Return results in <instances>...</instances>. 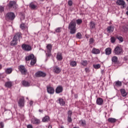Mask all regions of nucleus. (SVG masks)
Returning a JSON list of instances; mask_svg holds the SVG:
<instances>
[{"instance_id":"1","label":"nucleus","mask_w":128,"mask_h":128,"mask_svg":"<svg viewBox=\"0 0 128 128\" xmlns=\"http://www.w3.org/2000/svg\"><path fill=\"white\" fill-rule=\"evenodd\" d=\"M68 30H70L71 34H74L76 32V24L74 20L70 22L68 25Z\"/></svg>"},{"instance_id":"2","label":"nucleus","mask_w":128,"mask_h":128,"mask_svg":"<svg viewBox=\"0 0 128 128\" xmlns=\"http://www.w3.org/2000/svg\"><path fill=\"white\" fill-rule=\"evenodd\" d=\"M114 52L116 56H122L124 54V49L120 45H118L114 48Z\"/></svg>"},{"instance_id":"3","label":"nucleus","mask_w":128,"mask_h":128,"mask_svg":"<svg viewBox=\"0 0 128 128\" xmlns=\"http://www.w3.org/2000/svg\"><path fill=\"white\" fill-rule=\"evenodd\" d=\"M5 18L7 20H14L16 18V14L12 12H9L6 14Z\"/></svg>"},{"instance_id":"4","label":"nucleus","mask_w":128,"mask_h":128,"mask_svg":"<svg viewBox=\"0 0 128 128\" xmlns=\"http://www.w3.org/2000/svg\"><path fill=\"white\" fill-rule=\"evenodd\" d=\"M8 6L9 8L16 10L18 8V4H16V1H10L9 4H8Z\"/></svg>"},{"instance_id":"5","label":"nucleus","mask_w":128,"mask_h":128,"mask_svg":"<svg viewBox=\"0 0 128 128\" xmlns=\"http://www.w3.org/2000/svg\"><path fill=\"white\" fill-rule=\"evenodd\" d=\"M22 48L23 50L26 52H30L32 50V48L30 45L28 44H22Z\"/></svg>"},{"instance_id":"6","label":"nucleus","mask_w":128,"mask_h":128,"mask_svg":"<svg viewBox=\"0 0 128 128\" xmlns=\"http://www.w3.org/2000/svg\"><path fill=\"white\" fill-rule=\"evenodd\" d=\"M46 74L42 71H38L34 74L35 78H46Z\"/></svg>"},{"instance_id":"7","label":"nucleus","mask_w":128,"mask_h":128,"mask_svg":"<svg viewBox=\"0 0 128 128\" xmlns=\"http://www.w3.org/2000/svg\"><path fill=\"white\" fill-rule=\"evenodd\" d=\"M18 70L22 74H26V72H28V70L26 69V67H24V66L20 65V66H18Z\"/></svg>"},{"instance_id":"8","label":"nucleus","mask_w":128,"mask_h":128,"mask_svg":"<svg viewBox=\"0 0 128 128\" xmlns=\"http://www.w3.org/2000/svg\"><path fill=\"white\" fill-rule=\"evenodd\" d=\"M14 38L20 42V38H22V34L20 32H18L15 34Z\"/></svg>"},{"instance_id":"9","label":"nucleus","mask_w":128,"mask_h":128,"mask_svg":"<svg viewBox=\"0 0 128 128\" xmlns=\"http://www.w3.org/2000/svg\"><path fill=\"white\" fill-rule=\"evenodd\" d=\"M18 104L20 108H24V98L22 97L20 98Z\"/></svg>"},{"instance_id":"10","label":"nucleus","mask_w":128,"mask_h":128,"mask_svg":"<svg viewBox=\"0 0 128 128\" xmlns=\"http://www.w3.org/2000/svg\"><path fill=\"white\" fill-rule=\"evenodd\" d=\"M46 88L47 92L48 94H54V88L50 86H48Z\"/></svg>"},{"instance_id":"11","label":"nucleus","mask_w":128,"mask_h":128,"mask_svg":"<svg viewBox=\"0 0 128 128\" xmlns=\"http://www.w3.org/2000/svg\"><path fill=\"white\" fill-rule=\"evenodd\" d=\"M117 6H122V8H124L126 2L124 0H118L116 2Z\"/></svg>"},{"instance_id":"12","label":"nucleus","mask_w":128,"mask_h":128,"mask_svg":"<svg viewBox=\"0 0 128 128\" xmlns=\"http://www.w3.org/2000/svg\"><path fill=\"white\" fill-rule=\"evenodd\" d=\"M53 72L54 74H58L62 72V69L58 67V66H54L53 67Z\"/></svg>"},{"instance_id":"13","label":"nucleus","mask_w":128,"mask_h":128,"mask_svg":"<svg viewBox=\"0 0 128 128\" xmlns=\"http://www.w3.org/2000/svg\"><path fill=\"white\" fill-rule=\"evenodd\" d=\"M62 90H64V88L62 86H58L56 89V94H60L62 92Z\"/></svg>"},{"instance_id":"14","label":"nucleus","mask_w":128,"mask_h":128,"mask_svg":"<svg viewBox=\"0 0 128 128\" xmlns=\"http://www.w3.org/2000/svg\"><path fill=\"white\" fill-rule=\"evenodd\" d=\"M34 55L32 54H29L28 56H26L25 58L26 62H28L30 60H32L33 58H34Z\"/></svg>"},{"instance_id":"15","label":"nucleus","mask_w":128,"mask_h":128,"mask_svg":"<svg viewBox=\"0 0 128 128\" xmlns=\"http://www.w3.org/2000/svg\"><path fill=\"white\" fill-rule=\"evenodd\" d=\"M31 122L33 124H40V120L36 118H34L32 119Z\"/></svg>"},{"instance_id":"16","label":"nucleus","mask_w":128,"mask_h":128,"mask_svg":"<svg viewBox=\"0 0 128 128\" xmlns=\"http://www.w3.org/2000/svg\"><path fill=\"white\" fill-rule=\"evenodd\" d=\"M46 48H47L48 54H50V52H52V45L51 44H48Z\"/></svg>"},{"instance_id":"17","label":"nucleus","mask_w":128,"mask_h":128,"mask_svg":"<svg viewBox=\"0 0 128 128\" xmlns=\"http://www.w3.org/2000/svg\"><path fill=\"white\" fill-rule=\"evenodd\" d=\"M92 53L94 54H100V49L94 48L92 50Z\"/></svg>"},{"instance_id":"18","label":"nucleus","mask_w":128,"mask_h":128,"mask_svg":"<svg viewBox=\"0 0 128 128\" xmlns=\"http://www.w3.org/2000/svg\"><path fill=\"white\" fill-rule=\"evenodd\" d=\"M120 92L121 96H123V98H126V96H128V93L126 92V90H124V88L120 89Z\"/></svg>"},{"instance_id":"19","label":"nucleus","mask_w":128,"mask_h":128,"mask_svg":"<svg viewBox=\"0 0 128 128\" xmlns=\"http://www.w3.org/2000/svg\"><path fill=\"white\" fill-rule=\"evenodd\" d=\"M4 86L6 88H10L12 86V82L11 81H8L5 82Z\"/></svg>"},{"instance_id":"20","label":"nucleus","mask_w":128,"mask_h":128,"mask_svg":"<svg viewBox=\"0 0 128 128\" xmlns=\"http://www.w3.org/2000/svg\"><path fill=\"white\" fill-rule=\"evenodd\" d=\"M112 49L110 48H108L105 50V54L106 56H110L112 54Z\"/></svg>"},{"instance_id":"21","label":"nucleus","mask_w":128,"mask_h":128,"mask_svg":"<svg viewBox=\"0 0 128 128\" xmlns=\"http://www.w3.org/2000/svg\"><path fill=\"white\" fill-rule=\"evenodd\" d=\"M96 104L98 106H102L104 104V100L101 98H98L96 100Z\"/></svg>"},{"instance_id":"22","label":"nucleus","mask_w":128,"mask_h":128,"mask_svg":"<svg viewBox=\"0 0 128 128\" xmlns=\"http://www.w3.org/2000/svg\"><path fill=\"white\" fill-rule=\"evenodd\" d=\"M22 84L24 86H30V83L26 80H23L22 82Z\"/></svg>"},{"instance_id":"23","label":"nucleus","mask_w":128,"mask_h":128,"mask_svg":"<svg viewBox=\"0 0 128 128\" xmlns=\"http://www.w3.org/2000/svg\"><path fill=\"white\" fill-rule=\"evenodd\" d=\"M108 122L110 124H114V122H118V120L114 118H108Z\"/></svg>"},{"instance_id":"24","label":"nucleus","mask_w":128,"mask_h":128,"mask_svg":"<svg viewBox=\"0 0 128 128\" xmlns=\"http://www.w3.org/2000/svg\"><path fill=\"white\" fill-rule=\"evenodd\" d=\"M108 32H112L114 30V27L113 26H109L106 28Z\"/></svg>"},{"instance_id":"25","label":"nucleus","mask_w":128,"mask_h":128,"mask_svg":"<svg viewBox=\"0 0 128 128\" xmlns=\"http://www.w3.org/2000/svg\"><path fill=\"white\" fill-rule=\"evenodd\" d=\"M118 60V56H113L112 58V62H114V64H117Z\"/></svg>"},{"instance_id":"26","label":"nucleus","mask_w":128,"mask_h":128,"mask_svg":"<svg viewBox=\"0 0 128 128\" xmlns=\"http://www.w3.org/2000/svg\"><path fill=\"white\" fill-rule=\"evenodd\" d=\"M18 44V40L13 38L12 40L10 42V46H16Z\"/></svg>"},{"instance_id":"27","label":"nucleus","mask_w":128,"mask_h":128,"mask_svg":"<svg viewBox=\"0 0 128 128\" xmlns=\"http://www.w3.org/2000/svg\"><path fill=\"white\" fill-rule=\"evenodd\" d=\"M5 72L6 74H10L12 72V68H7L5 70Z\"/></svg>"},{"instance_id":"28","label":"nucleus","mask_w":128,"mask_h":128,"mask_svg":"<svg viewBox=\"0 0 128 128\" xmlns=\"http://www.w3.org/2000/svg\"><path fill=\"white\" fill-rule=\"evenodd\" d=\"M58 102L62 106L66 105V101L64 100V99H62V98H59Z\"/></svg>"},{"instance_id":"29","label":"nucleus","mask_w":128,"mask_h":128,"mask_svg":"<svg viewBox=\"0 0 128 128\" xmlns=\"http://www.w3.org/2000/svg\"><path fill=\"white\" fill-rule=\"evenodd\" d=\"M56 59L58 60H62V53H58L56 55Z\"/></svg>"},{"instance_id":"30","label":"nucleus","mask_w":128,"mask_h":128,"mask_svg":"<svg viewBox=\"0 0 128 128\" xmlns=\"http://www.w3.org/2000/svg\"><path fill=\"white\" fill-rule=\"evenodd\" d=\"M70 64L72 68H74L76 66L77 63L76 61L72 60L70 61Z\"/></svg>"},{"instance_id":"31","label":"nucleus","mask_w":128,"mask_h":128,"mask_svg":"<svg viewBox=\"0 0 128 128\" xmlns=\"http://www.w3.org/2000/svg\"><path fill=\"white\" fill-rule=\"evenodd\" d=\"M90 30H94L96 28V23L92 21L90 22Z\"/></svg>"},{"instance_id":"32","label":"nucleus","mask_w":128,"mask_h":128,"mask_svg":"<svg viewBox=\"0 0 128 128\" xmlns=\"http://www.w3.org/2000/svg\"><path fill=\"white\" fill-rule=\"evenodd\" d=\"M80 64L84 66H87L88 63L86 60H82Z\"/></svg>"},{"instance_id":"33","label":"nucleus","mask_w":128,"mask_h":128,"mask_svg":"<svg viewBox=\"0 0 128 128\" xmlns=\"http://www.w3.org/2000/svg\"><path fill=\"white\" fill-rule=\"evenodd\" d=\"M36 64V58L34 57L31 60L30 62V65L31 66H34V64Z\"/></svg>"},{"instance_id":"34","label":"nucleus","mask_w":128,"mask_h":128,"mask_svg":"<svg viewBox=\"0 0 128 128\" xmlns=\"http://www.w3.org/2000/svg\"><path fill=\"white\" fill-rule=\"evenodd\" d=\"M42 120L43 122H48V120H50V117L48 116H45L42 118Z\"/></svg>"},{"instance_id":"35","label":"nucleus","mask_w":128,"mask_h":128,"mask_svg":"<svg viewBox=\"0 0 128 128\" xmlns=\"http://www.w3.org/2000/svg\"><path fill=\"white\" fill-rule=\"evenodd\" d=\"M30 8H32V10H36V6L34 5V3H31L30 4Z\"/></svg>"},{"instance_id":"36","label":"nucleus","mask_w":128,"mask_h":128,"mask_svg":"<svg viewBox=\"0 0 128 128\" xmlns=\"http://www.w3.org/2000/svg\"><path fill=\"white\" fill-rule=\"evenodd\" d=\"M76 37L77 38L80 40V38H82V34L80 32H78L76 34Z\"/></svg>"},{"instance_id":"37","label":"nucleus","mask_w":128,"mask_h":128,"mask_svg":"<svg viewBox=\"0 0 128 128\" xmlns=\"http://www.w3.org/2000/svg\"><path fill=\"white\" fill-rule=\"evenodd\" d=\"M93 68H95L96 70H98V68H100V64H93Z\"/></svg>"},{"instance_id":"38","label":"nucleus","mask_w":128,"mask_h":128,"mask_svg":"<svg viewBox=\"0 0 128 128\" xmlns=\"http://www.w3.org/2000/svg\"><path fill=\"white\" fill-rule=\"evenodd\" d=\"M116 38L120 42H124V38L122 36H117Z\"/></svg>"},{"instance_id":"39","label":"nucleus","mask_w":128,"mask_h":128,"mask_svg":"<svg viewBox=\"0 0 128 128\" xmlns=\"http://www.w3.org/2000/svg\"><path fill=\"white\" fill-rule=\"evenodd\" d=\"M116 38L112 36L110 38V42L112 44H114V42H116Z\"/></svg>"},{"instance_id":"40","label":"nucleus","mask_w":128,"mask_h":128,"mask_svg":"<svg viewBox=\"0 0 128 128\" xmlns=\"http://www.w3.org/2000/svg\"><path fill=\"white\" fill-rule=\"evenodd\" d=\"M76 22L78 25L81 24L82 23V20L78 19L77 20H76Z\"/></svg>"},{"instance_id":"41","label":"nucleus","mask_w":128,"mask_h":128,"mask_svg":"<svg viewBox=\"0 0 128 128\" xmlns=\"http://www.w3.org/2000/svg\"><path fill=\"white\" fill-rule=\"evenodd\" d=\"M115 86H122V82L120 81H117L115 83Z\"/></svg>"},{"instance_id":"42","label":"nucleus","mask_w":128,"mask_h":128,"mask_svg":"<svg viewBox=\"0 0 128 128\" xmlns=\"http://www.w3.org/2000/svg\"><path fill=\"white\" fill-rule=\"evenodd\" d=\"M20 28L22 30H26V26L25 24L24 23H22L20 25Z\"/></svg>"},{"instance_id":"43","label":"nucleus","mask_w":128,"mask_h":128,"mask_svg":"<svg viewBox=\"0 0 128 128\" xmlns=\"http://www.w3.org/2000/svg\"><path fill=\"white\" fill-rule=\"evenodd\" d=\"M94 42V38H90L89 40L90 44H92Z\"/></svg>"},{"instance_id":"44","label":"nucleus","mask_w":128,"mask_h":128,"mask_svg":"<svg viewBox=\"0 0 128 128\" xmlns=\"http://www.w3.org/2000/svg\"><path fill=\"white\" fill-rule=\"evenodd\" d=\"M68 122H72V116H68Z\"/></svg>"},{"instance_id":"45","label":"nucleus","mask_w":128,"mask_h":128,"mask_svg":"<svg viewBox=\"0 0 128 128\" xmlns=\"http://www.w3.org/2000/svg\"><path fill=\"white\" fill-rule=\"evenodd\" d=\"M68 116H72V112L71 110H69L68 112Z\"/></svg>"},{"instance_id":"46","label":"nucleus","mask_w":128,"mask_h":128,"mask_svg":"<svg viewBox=\"0 0 128 128\" xmlns=\"http://www.w3.org/2000/svg\"><path fill=\"white\" fill-rule=\"evenodd\" d=\"M68 4L70 6H72V0H69L68 1Z\"/></svg>"},{"instance_id":"47","label":"nucleus","mask_w":128,"mask_h":128,"mask_svg":"<svg viewBox=\"0 0 128 128\" xmlns=\"http://www.w3.org/2000/svg\"><path fill=\"white\" fill-rule=\"evenodd\" d=\"M62 29V28H57L56 30V32H61V30H60Z\"/></svg>"},{"instance_id":"48","label":"nucleus","mask_w":128,"mask_h":128,"mask_svg":"<svg viewBox=\"0 0 128 128\" xmlns=\"http://www.w3.org/2000/svg\"><path fill=\"white\" fill-rule=\"evenodd\" d=\"M4 10V8L2 6H0V12H2Z\"/></svg>"},{"instance_id":"49","label":"nucleus","mask_w":128,"mask_h":128,"mask_svg":"<svg viewBox=\"0 0 128 128\" xmlns=\"http://www.w3.org/2000/svg\"><path fill=\"white\" fill-rule=\"evenodd\" d=\"M0 128H4V122H0Z\"/></svg>"},{"instance_id":"50","label":"nucleus","mask_w":128,"mask_h":128,"mask_svg":"<svg viewBox=\"0 0 128 128\" xmlns=\"http://www.w3.org/2000/svg\"><path fill=\"white\" fill-rule=\"evenodd\" d=\"M27 128H33L32 125L30 124L27 126Z\"/></svg>"},{"instance_id":"51","label":"nucleus","mask_w":128,"mask_h":128,"mask_svg":"<svg viewBox=\"0 0 128 128\" xmlns=\"http://www.w3.org/2000/svg\"><path fill=\"white\" fill-rule=\"evenodd\" d=\"M85 71H86V72H90V68H85Z\"/></svg>"},{"instance_id":"52","label":"nucleus","mask_w":128,"mask_h":128,"mask_svg":"<svg viewBox=\"0 0 128 128\" xmlns=\"http://www.w3.org/2000/svg\"><path fill=\"white\" fill-rule=\"evenodd\" d=\"M82 126H86V122L84 121H81Z\"/></svg>"},{"instance_id":"53","label":"nucleus","mask_w":128,"mask_h":128,"mask_svg":"<svg viewBox=\"0 0 128 128\" xmlns=\"http://www.w3.org/2000/svg\"><path fill=\"white\" fill-rule=\"evenodd\" d=\"M2 66L0 64V70H2Z\"/></svg>"},{"instance_id":"54","label":"nucleus","mask_w":128,"mask_h":128,"mask_svg":"<svg viewBox=\"0 0 128 128\" xmlns=\"http://www.w3.org/2000/svg\"><path fill=\"white\" fill-rule=\"evenodd\" d=\"M48 128H52V125H49Z\"/></svg>"},{"instance_id":"55","label":"nucleus","mask_w":128,"mask_h":128,"mask_svg":"<svg viewBox=\"0 0 128 128\" xmlns=\"http://www.w3.org/2000/svg\"><path fill=\"white\" fill-rule=\"evenodd\" d=\"M30 106H32V102H30Z\"/></svg>"},{"instance_id":"56","label":"nucleus","mask_w":128,"mask_h":128,"mask_svg":"<svg viewBox=\"0 0 128 128\" xmlns=\"http://www.w3.org/2000/svg\"><path fill=\"white\" fill-rule=\"evenodd\" d=\"M126 14H127V16H128V11L126 12Z\"/></svg>"},{"instance_id":"57","label":"nucleus","mask_w":128,"mask_h":128,"mask_svg":"<svg viewBox=\"0 0 128 128\" xmlns=\"http://www.w3.org/2000/svg\"><path fill=\"white\" fill-rule=\"evenodd\" d=\"M73 128H80L79 127L74 126Z\"/></svg>"},{"instance_id":"58","label":"nucleus","mask_w":128,"mask_h":128,"mask_svg":"<svg viewBox=\"0 0 128 128\" xmlns=\"http://www.w3.org/2000/svg\"><path fill=\"white\" fill-rule=\"evenodd\" d=\"M60 128H64V126H62L60 127Z\"/></svg>"},{"instance_id":"59","label":"nucleus","mask_w":128,"mask_h":128,"mask_svg":"<svg viewBox=\"0 0 128 128\" xmlns=\"http://www.w3.org/2000/svg\"><path fill=\"white\" fill-rule=\"evenodd\" d=\"M127 10H128V6L127 7Z\"/></svg>"},{"instance_id":"60","label":"nucleus","mask_w":128,"mask_h":128,"mask_svg":"<svg viewBox=\"0 0 128 128\" xmlns=\"http://www.w3.org/2000/svg\"><path fill=\"white\" fill-rule=\"evenodd\" d=\"M126 0V2H128V0Z\"/></svg>"},{"instance_id":"61","label":"nucleus","mask_w":128,"mask_h":128,"mask_svg":"<svg viewBox=\"0 0 128 128\" xmlns=\"http://www.w3.org/2000/svg\"><path fill=\"white\" fill-rule=\"evenodd\" d=\"M0 76H2V74H0Z\"/></svg>"}]
</instances>
